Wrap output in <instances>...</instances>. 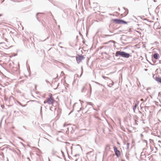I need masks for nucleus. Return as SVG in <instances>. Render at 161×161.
I'll return each instance as SVG.
<instances>
[{
	"label": "nucleus",
	"instance_id": "obj_3",
	"mask_svg": "<svg viewBox=\"0 0 161 161\" xmlns=\"http://www.w3.org/2000/svg\"><path fill=\"white\" fill-rule=\"evenodd\" d=\"M111 21L116 24H127V22L119 19H113L111 20Z\"/></svg>",
	"mask_w": 161,
	"mask_h": 161
},
{
	"label": "nucleus",
	"instance_id": "obj_5",
	"mask_svg": "<svg viewBox=\"0 0 161 161\" xmlns=\"http://www.w3.org/2000/svg\"><path fill=\"white\" fill-rule=\"evenodd\" d=\"M114 151L115 152V155L118 157H119V156L120 154V152L117 150V148L115 147H114Z\"/></svg>",
	"mask_w": 161,
	"mask_h": 161
},
{
	"label": "nucleus",
	"instance_id": "obj_2",
	"mask_svg": "<svg viewBox=\"0 0 161 161\" xmlns=\"http://www.w3.org/2000/svg\"><path fill=\"white\" fill-rule=\"evenodd\" d=\"M119 55L125 58H128L130 56V54L129 53H126L124 52L118 51L116 53L115 56L118 57Z\"/></svg>",
	"mask_w": 161,
	"mask_h": 161
},
{
	"label": "nucleus",
	"instance_id": "obj_4",
	"mask_svg": "<svg viewBox=\"0 0 161 161\" xmlns=\"http://www.w3.org/2000/svg\"><path fill=\"white\" fill-rule=\"evenodd\" d=\"M84 57L83 56H79L76 58V61L78 63H80L81 60L84 59Z\"/></svg>",
	"mask_w": 161,
	"mask_h": 161
},
{
	"label": "nucleus",
	"instance_id": "obj_1",
	"mask_svg": "<svg viewBox=\"0 0 161 161\" xmlns=\"http://www.w3.org/2000/svg\"><path fill=\"white\" fill-rule=\"evenodd\" d=\"M56 102L53 97L52 95L49 93L48 95V97L44 102V103H47L49 105L53 106V103Z\"/></svg>",
	"mask_w": 161,
	"mask_h": 161
},
{
	"label": "nucleus",
	"instance_id": "obj_9",
	"mask_svg": "<svg viewBox=\"0 0 161 161\" xmlns=\"http://www.w3.org/2000/svg\"><path fill=\"white\" fill-rule=\"evenodd\" d=\"M141 101H144V100H143V99H141Z\"/></svg>",
	"mask_w": 161,
	"mask_h": 161
},
{
	"label": "nucleus",
	"instance_id": "obj_6",
	"mask_svg": "<svg viewBox=\"0 0 161 161\" xmlns=\"http://www.w3.org/2000/svg\"><path fill=\"white\" fill-rule=\"evenodd\" d=\"M153 57L156 59H158L159 58V55L158 53H155L153 55Z\"/></svg>",
	"mask_w": 161,
	"mask_h": 161
},
{
	"label": "nucleus",
	"instance_id": "obj_8",
	"mask_svg": "<svg viewBox=\"0 0 161 161\" xmlns=\"http://www.w3.org/2000/svg\"><path fill=\"white\" fill-rule=\"evenodd\" d=\"M127 13H126L125 14H124L123 15H122L123 14H122V16H125L126 15Z\"/></svg>",
	"mask_w": 161,
	"mask_h": 161
},
{
	"label": "nucleus",
	"instance_id": "obj_7",
	"mask_svg": "<svg viewBox=\"0 0 161 161\" xmlns=\"http://www.w3.org/2000/svg\"><path fill=\"white\" fill-rule=\"evenodd\" d=\"M156 80L158 82L161 83V77H156Z\"/></svg>",
	"mask_w": 161,
	"mask_h": 161
},
{
	"label": "nucleus",
	"instance_id": "obj_10",
	"mask_svg": "<svg viewBox=\"0 0 161 161\" xmlns=\"http://www.w3.org/2000/svg\"><path fill=\"white\" fill-rule=\"evenodd\" d=\"M106 36H110V35H107Z\"/></svg>",
	"mask_w": 161,
	"mask_h": 161
}]
</instances>
